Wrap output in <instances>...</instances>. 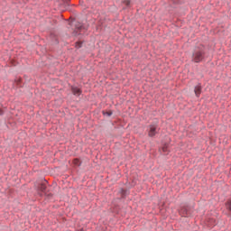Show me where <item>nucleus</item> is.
Wrapping results in <instances>:
<instances>
[{"mask_svg": "<svg viewBox=\"0 0 231 231\" xmlns=\"http://www.w3.org/2000/svg\"><path fill=\"white\" fill-rule=\"evenodd\" d=\"M3 115H5V110L0 108V116H3Z\"/></svg>", "mask_w": 231, "mask_h": 231, "instance_id": "dca6fc26", "label": "nucleus"}, {"mask_svg": "<svg viewBox=\"0 0 231 231\" xmlns=\"http://www.w3.org/2000/svg\"><path fill=\"white\" fill-rule=\"evenodd\" d=\"M85 29L84 23H81L80 22H76L74 23V31L73 35L77 37V35H80V32Z\"/></svg>", "mask_w": 231, "mask_h": 231, "instance_id": "20e7f679", "label": "nucleus"}, {"mask_svg": "<svg viewBox=\"0 0 231 231\" xmlns=\"http://www.w3.org/2000/svg\"><path fill=\"white\" fill-rule=\"evenodd\" d=\"M70 89L72 95L75 97H80L82 95V89L79 88V87L71 86Z\"/></svg>", "mask_w": 231, "mask_h": 231, "instance_id": "39448f33", "label": "nucleus"}, {"mask_svg": "<svg viewBox=\"0 0 231 231\" xmlns=\"http://www.w3.org/2000/svg\"><path fill=\"white\" fill-rule=\"evenodd\" d=\"M148 129L149 138H154V136L158 134V132H156L158 129V123H152L150 125H148Z\"/></svg>", "mask_w": 231, "mask_h": 231, "instance_id": "f03ea898", "label": "nucleus"}, {"mask_svg": "<svg viewBox=\"0 0 231 231\" xmlns=\"http://www.w3.org/2000/svg\"><path fill=\"white\" fill-rule=\"evenodd\" d=\"M205 50V45L201 43L195 46L191 56V61L197 64H199V62H203L205 60V55L207 53Z\"/></svg>", "mask_w": 231, "mask_h": 231, "instance_id": "f257e3e1", "label": "nucleus"}, {"mask_svg": "<svg viewBox=\"0 0 231 231\" xmlns=\"http://www.w3.org/2000/svg\"><path fill=\"white\" fill-rule=\"evenodd\" d=\"M113 110H102L103 116H106V118L113 116Z\"/></svg>", "mask_w": 231, "mask_h": 231, "instance_id": "9d476101", "label": "nucleus"}, {"mask_svg": "<svg viewBox=\"0 0 231 231\" xmlns=\"http://www.w3.org/2000/svg\"><path fill=\"white\" fill-rule=\"evenodd\" d=\"M48 183V180H45V182H42L38 185V190L40 192H46V189H47V186L46 184Z\"/></svg>", "mask_w": 231, "mask_h": 231, "instance_id": "6e6552de", "label": "nucleus"}, {"mask_svg": "<svg viewBox=\"0 0 231 231\" xmlns=\"http://www.w3.org/2000/svg\"><path fill=\"white\" fill-rule=\"evenodd\" d=\"M121 3L125 6L123 7V10H125L131 6V0H122Z\"/></svg>", "mask_w": 231, "mask_h": 231, "instance_id": "f8f14e48", "label": "nucleus"}, {"mask_svg": "<svg viewBox=\"0 0 231 231\" xmlns=\"http://www.w3.org/2000/svg\"><path fill=\"white\" fill-rule=\"evenodd\" d=\"M119 194H121V199H125L127 198V189L121 188L119 190Z\"/></svg>", "mask_w": 231, "mask_h": 231, "instance_id": "9b49d317", "label": "nucleus"}, {"mask_svg": "<svg viewBox=\"0 0 231 231\" xmlns=\"http://www.w3.org/2000/svg\"><path fill=\"white\" fill-rule=\"evenodd\" d=\"M179 214L181 217H190V216H192V212H190V208L189 206L180 208Z\"/></svg>", "mask_w": 231, "mask_h": 231, "instance_id": "7ed1b4c3", "label": "nucleus"}, {"mask_svg": "<svg viewBox=\"0 0 231 231\" xmlns=\"http://www.w3.org/2000/svg\"><path fill=\"white\" fill-rule=\"evenodd\" d=\"M44 194H45V196L47 197V198H53V193H47L46 191L44 192Z\"/></svg>", "mask_w": 231, "mask_h": 231, "instance_id": "2eb2a0df", "label": "nucleus"}, {"mask_svg": "<svg viewBox=\"0 0 231 231\" xmlns=\"http://www.w3.org/2000/svg\"><path fill=\"white\" fill-rule=\"evenodd\" d=\"M63 1V3H69V1H71V0H62Z\"/></svg>", "mask_w": 231, "mask_h": 231, "instance_id": "f3484780", "label": "nucleus"}, {"mask_svg": "<svg viewBox=\"0 0 231 231\" xmlns=\"http://www.w3.org/2000/svg\"><path fill=\"white\" fill-rule=\"evenodd\" d=\"M39 195L41 196V198H42V193H39Z\"/></svg>", "mask_w": 231, "mask_h": 231, "instance_id": "a211bd4d", "label": "nucleus"}, {"mask_svg": "<svg viewBox=\"0 0 231 231\" xmlns=\"http://www.w3.org/2000/svg\"><path fill=\"white\" fill-rule=\"evenodd\" d=\"M202 89H203V88L201 87V83H198V85L195 86L194 93H195V96L197 97V98H199V97L201 96Z\"/></svg>", "mask_w": 231, "mask_h": 231, "instance_id": "0eeeda50", "label": "nucleus"}, {"mask_svg": "<svg viewBox=\"0 0 231 231\" xmlns=\"http://www.w3.org/2000/svg\"><path fill=\"white\" fill-rule=\"evenodd\" d=\"M84 42H86L85 41H81L79 40L74 43V48H76V50H80V48H82L84 46Z\"/></svg>", "mask_w": 231, "mask_h": 231, "instance_id": "1a4fd4ad", "label": "nucleus"}, {"mask_svg": "<svg viewBox=\"0 0 231 231\" xmlns=\"http://www.w3.org/2000/svg\"><path fill=\"white\" fill-rule=\"evenodd\" d=\"M73 163L76 165V167H80V165H82V161H80L79 158H76L73 160Z\"/></svg>", "mask_w": 231, "mask_h": 231, "instance_id": "ddd939ff", "label": "nucleus"}, {"mask_svg": "<svg viewBox=\"0 0 231 231\" xmlns=\"http://www.w3.org/2000/svg\"><path fill=\"white\" fill-rule=\"evenodd\" d=\"M171 143H162V152H164V156H167L169 154V152H171V150H169V147H170Z\"/></svg>", "mask_w": 231, "mask_h": 231, "instance_id": "423d86ee", "label": "nucleus"}, {"mask_svg": "<svg viewBox=\"0 0 231 231\" xmlns=\"http://www.w3.org/2000/svg\"><path fill=\"white\" fill-rule=\"evenodd\" d=\"M14 82L15 84H17V86H21V83L23 82V78H15L14 79Z\"/></svg>", "mask_w": 231, "mask_h": 231, "instance_id": "4468645a", "label": "nucleus"}]
</instances>
